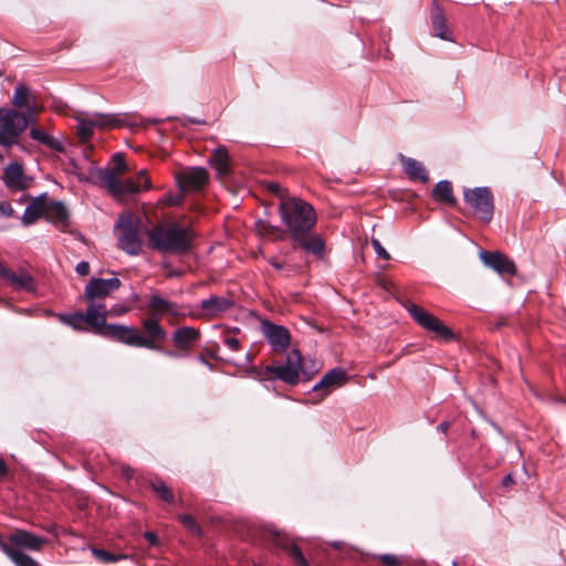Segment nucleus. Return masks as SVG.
Wrapping results in <instances>:
<instances>
[{"instance_id":"1","label":"nucleus","mask_w":566,"mask_h":566,"mask_svg":"<svg viewBox=\"0 0 566 566\" xmlns=\"http://www.w3.org/2000/svg\"><path fill=\"white\" fill-rule=\"evenodd\" d=\"M59 321L76 331H84V324L91 327L94 334L118 342L124 345H137L142 339L134 326L123 324H107V308L99 305H87L86 312L72 314H56Z\"/></svg>"},{"instance_id":"2","label":"nucleus","mask_w":566,"mask_h":566,"mask_svg":"<svg viewBox=\"0 0 566 566\" xmlns=\"http://www.w3.org/2000/svg\"><path fill=\"white\" fill-rule=\"evenodd\" d=\"M12 104L23 112L7 106L0 107V146L6 148L19 145L20 136L35 122L32 116L33 97L25 85L19 84L15 87Z\"/></svg>"},{"instance_id":"3","label":"nucleus","mask_w":566,"mask_h":566,"mask_svg":"<svg viewBox=\"0 0 566 566\" xmlns=\"http://www.w3.org/2000/svg\"><path fill=\"white\" fill-rule=\"evenodd\" d=\"M147 306L150 310V315L140 321V329L134 326L142 342L140 344L128 346L149 350H161V343L167 340L168 333L160 324V318L166 313L180 315V311L176 303L161 297L157 293L149 296Z\"/></svg>"},{"instance_id":"4","label":"nucleus","mask_w":566,"mask_h":566,"mask_svg":"<svg viewBox=\"0 0 566 566\" xmlns=\"http://www.w3.org/2000/svg\"><path fill=\"white\" fill-rule=\"evenodd\" d=\"M149 247L163 253L182 254L191 249L193 232L179 223H159L147 231Z\"/></svg>"},{"instance_id":"5","label":"nucleus","mask_w":566,"mask_h":566,"mask_svg":"<svg viewBox=\"0 0 566 566\" xmlns=\"http://www.w3.org/2000/svg\"><path fill=\"white\" fill-rule=\"evenodd\" d=\"M312 369H307L306 361L303 359L300 350L292 349L285 358V361L277 365H268L256 373L260 380L280 379L287 385L295 386L301 381H308L317 371L314 361Z\"/></svg>"},{"instance_id":"6","label":"nucleus","mask_w":566,"mask_h":566,"mask_svg":"<svg viewBox=\"0 0 566 566\" xmlns=\"http://www.w3.org/2000/svg\"><path fill=\"white\" fill-rule=\"evenodd\" d=\"M46 539L25 530H15L7 541L0 535V549L15 566H40L25 551L40 552Z\"/></svg>"},{"instance_id":"7","label":"nucleus","mask_w":566,"mask_h":566,"mask_svg":"<svg viewBox=\"0 0 566 566\" xmlns=\"http://www.w3.org/2000/svg\"><path fill=\"white\" fill-rule=\"evenodd\" d=\"M280 216L292 240L310 232L316 223V213L311 205L301 199L283 200L280 203Z\"/></svg>"},{"instance_id":"8","label":"nucleus","mask_w":566,"mask_h":566,"mask_svg":"<svg viewBox=\"0 0 566 566\" xmlns=\"http://www.w3.org/2000/svg\"><path fill=\"white\" fill-rule=\"evenodd\" d=\"M114 168H98L93 174L96 182L105 188L113 196H125L140 192V186L133 178L119 179L117 175L126 174L130 169L125 161V157L120 153L112 156Z\"/></svg>"},{"instance_id":"9","label":"nucleus","mask_w":566,"mask_h":566,"mask_svg":"<svg viewBox=\"0 0 566 566\" xmlns=\"http://www.w3.org/2000/svg\"><path fill=\"white\" fill-rule=\"evenodd\" d=\"M463 200L473 214L484 223H490L494 214V197L489 187L465 188Z\"/></svg>"},{"instance_id":"10","label":"nucleus","mask_w":566,"mask_h":566,"mask_svg":"<svg viewBox=\"0 0 566 566\" xmlns=\"http://www.w3.org/2000/svg\"><path fill=\"white\" fill-rule=\"evenodd\" d=\"M410 316L423 329L433 333L434 336L444 342H451L455 338V334L446 326L438 317L423 310L422 307L411 304L407 307Z\"/></svg>"},{"instance_id":"11","label":"nucleus","mask_w":566,"mask_h":566,"mask_svg":"<svg viewBox=\"0 0 566 566\" xmlns=\"http://www.w3.org/2000/svg\"><path fill=\"white\" fill-rule=\"evenodd\" d=\"M201 333L198 328L192 326H180L171 334V342L176 350L165 349L161 346L160 353L167 357H186L191 352L192 347L200 339Z\"/></svg>"},{"instance_id":"12","label":"nucleus","mask_w":566,"mask_h":566,"mask_svg":"<svg viewBox=\"0 0 566 566\" xmlns=\"http://www.w3.org/2000/svg\"><path fill=\"white\" fill-rule=\"evenodd\" d=\"M120 284V280L117 277L91 279L84 290V297L87 305L106 306L102 300L108 296L112 292L118 290Z\"/></svg>"},{"instance_id":"13","label":"nucleus","mask_w":566,"mask_h":566,"mask_svg":"<svg viewBox=\"0 0 566 566\" xmlns=\"http://www.w3.org/2000/svg\"><path fill=\"white\" fill-rule=\"evenodd\" d=\"M261 331L274 352L284 353L290 347L291 335L286 327L264 319Z\"/></svg>"},{"instance_id":"14","label":"nucleus","mask_w":566,"mask_h":566,"mask_svg":"<svg viewBox=\"0 0 566 566\" xmlns=\"http://www.w3.org/2000/svg\"><path fill=\"white\" fill-rule=\"evenodd\" d=\"M1 179L11 191H23L29 187V178L19 161H11L3 167Z\"/></svg>"},{"instance_id":"15","label":"nucleus","mask_w":566,"mask_h":566,"mask_svg":"<svg viewBox=\"0 0 566 566\" xmlns=\"http://www.w3.org/2000/svg\"><path fill=\"white\" fill-rule=\"evenodd\" d=\"M233 307L234 300L230 296L211 295L200 303L201 315L209 319L219 317Z\"/></svg>"},{"instance_id":"16","label":"nucleus","mask_w":566,"mask_h":566,"mask_svg":"<svg viewBox=\"0 0 566 566\" xmlns=\"http://www.w3.org/2000/svg\"><path fill=\"white\" fill-rule=\"evenodd\" d=\"M347 381V373L340 367L328 370L322 379L313 387V391L317 392L324 399L333 389L343 386Z\"/></svg>"},{"instance_id":"17","label":"nucleus","mask_w":566,"mask_h":566,"mask_svg":"<svg viewBox=\"0 0 566 566\" xmlns=\"http://www.w3.org/2000/svg\"><path fill=\"white\" fill-rule=\"evenodd\" d=\"M480 258L486 266L501 275H514L516 273L514 262L501 252L483 251L481 252Z\"/></svg>"},{"instance_id":"18","label":"nucleus","mask_w":566,"mask_h":566,"mask_svg":"<svg viewBox=\"0 0 566 566\" xmlns=\"http://www.w3.org/2000/svg\"><path fill=\"white\" fill-rule=\"evenodd\" d=\"M178 181L184 189L199 190L208 184L209 175L203 167H192L182 171Z\"/></svg>"},{"instance_id":"19","label":"nucleus","mask_w":566,"mask_h":566,"mask_svg":"<svg viewBox=\"0 0 566 566\" xmlns=\"http://www.w3.org/2000/svg\"><path fill=\"white\" fill-rule=\"evenodd\" d=\"M118 244L119 248L128 254L136 255L140 252L142 241L138 237L137 228L130 222L122 226Z\"/></svg>"},{"instance_id":"20","label":"nucleus","mask_w":566,"mask_h":566,"mask_svg":"<svg viewBox=\"0 0 566 566\" xmlns=\"http://www.w3.org/2000/svg\"><path fill=\"white\" fill-rule=\"evenodd\" d=\"M46 199V193H42L30 201L21 217L24 227L35 223L40 218H45Z\"/></svg>"},{"instance_id":"21","label":"nucleus","mask_w":566,"mask_h":566,"mask_svg":"<svg viewBox=\"0 0 566 566\" xmlns=\"http://www.w3.org/2000/svg\"><path fill=\"white\" fill-rule=\"evenodd\" d=\"M271 534L273 536L275 545L287 552L289 556L293 559L295 566H310L301 548L295 544H291L290 538L286 534L276 530L271 531Z\"/></svg>"},{"instance_id":"22","label":"nucleus","mask_w":566,"mask_h":566,"mask_svg":"<svg viewBox=\"0 0 566 566\" xmlns=\"http://www.w3.org/2000/svg\"><path fill=\"white\" fill-rule=\"evenodd\" d=\"M431 20L434 35L441 40L453 42L452 32L448 28L444 12L436 0L432 2Z\"/></svg>"},{"instance_id":"23","label":"nucleus","mask_w":566,"mask_h":566,"mask_svg":"<svg viewBox=\"0 0 566 566\" xmlns=\"http://www.w3.org/2000/svg\"><path fill=\"white\" fill-rule=\"evenodd\" d=\"M45 219L62 229L70 224V213L62 201H46Z\"/></svg>"},{"instance_id":"24","label":"nucleus","mask_w":566,"mask_h":566,"mask_svg":"<svg viewBox=\"0 0 566 566\" xmlns=\"http://www.w3.org/2000/svg\"><path fill=\"white\" fill-rule=\"evenodd\" d=\"M297 245L308 253L322 258L324 254L325 243L319 234L304 232L301 238L293 240Z\"/></svg>"},{"instance_id":"25","label":"nucleus","mask_w":566,"mask_h":566,"mask_svg":"<svg viewBox=\"0 0 566 566\" xmlns=\"http://www.w3.org/2000/svg\"><path fill=\"white\" fill-rule=\"evenodd\" d=\"M209 165L216 170L219 178H223L229 175V154L224 146H219L213 150L209 158Z\"/></svg>"},{"instance_id":"26","label":"nucleus","mask_w":566,"mask_h":566,"mask_svg":"<svg viewBox=\"0 0 566 566\" xmlns=\"http://www.w3.org/2000/svg\"><path fill=\"white\" fill-rule=\"evenodd\" d=\"M400 161L403 166V171L407 174L410 180H419L421 182H427L429 180L428 171L422 163L405 156H401Z\"/></svg>"},{"instance_id":"27","label":"nucleus","mask_w":566,"mask_h":566,"mask_svg":"<svg viewBox=\"0 0 566 566\" xmlns=\"http://www.w3.org/2000/svg\"><path fill=\"white\" fill-rule=\"evenodd\" d=\"M6 280L13 286L14 290H24L27 292H33L35 284L33 277L28 272L15 273L10 270Z\"/></svg>"},{"instance_id":"28","label":"nucleus","mask_w":566,"mask_h":566,"mask_svg":"<svg viewBox=\"0 0 566 566\" xmlns=\"http://www.w3.org/2000/svg\"><path fill=\"white\" fill-rule=\"evenodd\" d=\"M432 198L437 202H443L450 206H454L455 197L453 196L451 182L448 180L439 181L432 190Z\"/></svg>"},{"instance_id":"29","label":"nucleus","mask_w":566,"mask_h":566,"mask_svg":"<svg viewBox=\"0 0 566 566\" xmlns=\"http://www.w3.org/2000/svg\"><path fill=\"white\" fill-rule=\"evenodd\" d=\"M94 128L105 129L111 127H120L124 120L114 115L95 113L90 116Z\"/></svg>"},{"instance_id":"30","label":"nucleus","mask_w":566,"mask_h":566,"mask_svg":"<svg viewBox=\"0 0 566 566\" xmlns=\"http://www.w3.org/2000/svg\"><path fill=\"white\" fill-rule=\"evenodd\" d=\"M77 125H76V133L82 144L87 143L93 134H94V126L92 124V120L88 117H76Z\"/></svg>"},{"instance_id":"31","label":"nucleus","mask_w":566,"mask_h":566,"mask_svg":"<svg viewBox=\"0 0 566 566\" xmlns=\"http://www.w3.org/2000/svg\"><path fill=\"white\" fill-rule=\"evenodd\" d=\"M255 227L258 232L263 237H269L273 240L283 239L282 231L277 227L270 224L266 220H258Z\"/></svg>"},{"instance_id":"32","label":"nucleus","mask_w":566,"mask_h":566,"mask_svg":"<svg viewBox=\"0 0 566 566\" xmlns=\"http://www.w3.org/2000/svg\"><path fill=\"white\" fill-rule=\"evenodd\" d=\"M92 554L94 555V557L97 560L105 563V564L116 563V562L127 558V555H125V554H113V553H109L108 551L99 549V548H93Z\"/></svg>"},{"instance_id":"33","label":"nucleus","mask_w":566,"mask_h":566,"mask_svg":"<svg viewBox=\"0 0 566 566\" xmlns=\"http://www.w3.org/2000/svg\"><path fill=\"white\" fill-rule=\"evenodd\" d=\"M153 490L159 495V497L167 502L171 503L175 500L174 493L170 488L166 485L164 481H155L151 483Z\"/></svg>"},{"instance_id":"34","label":"nucleus","mask_w":566,"mask_h":566,"mask_svg":"<svg viewBox=\"0 0 566 566\" xmlns=\"http://www.w3.org/2000/svg\"><path fill=\"white\" fill-rule=\"evenodd\" d=\"M178 520L192 535L200 536L202 534L200 525L190 514H180Z\"/></svg>"},{"instance_id":"35","label":"nucleus","mask_w":566,"mask_h":566,"mask_svg":"<svg viewBox=\"0 0 566 566\" xmlns=\"http://www.w3.org/2000/svg\"><path fill=\"white\" fill-rule=\"evenodd\" d=\"M133 179L137 185L140 186V191L149 190L151 188V181L150 178L148 177V172L146 169H142L140 171H138L136 177Z\"/></svg>"},{"instance_id":"36","label":"nucleus","mask_w":566,"mask_h":566,"mask_svg":"<svg viewBox=\"0 0 566 566\" xmlns=\"http://www.w3.org/2000/svg\"><path fill=\"white\" fill-rule=\"evenodd\" d=\"M43 145H45L51 150H54V151H57L61 154L65 151L63 142L60 138H56L51 135H48L46 140Z\"/></svg>"},{"instance_id":"37","label":"nucleus","mask_w":566,"mask_h":566,"mask_svg":"<svg viewBox=\"0 0 566 566\" xmlns=\"http://www.w3.org/2000/svg\"><path fill=\"white\" fill-rule=\"evenodd\" d=\"M370 243L377 254V256L379 259H382V260H389L390 259V255L389 253L386 251V249L381 245V243L379 242L378 239L376 238H371L370 239Z\"/></svg>"},{"instance_id":"38","label":"nucleus","mask_w":566,"mask_h":566,"mask_svg":"<svg viewBox=\"0 0 566 566\" xmlns=\"http://www.w3.org/2000/svg\"><path fill=\"white\" fill-rule=\"evenodd\" d=\"M48 133L39 129V128H35V127H32L30 129V137L33 139V140H36L41 144H44L45 140H46V137H48Z\"/></svg>"},{"instance_id":"39","label":"nucleus","mask_w":566,"mask_h":566,"mask_svg":"<svg viewBox=\"0 0 566 566\" xmlns=\"http://www.w3.org/2000/svg\"><path fill=\"white\" fill-rule=\"evenodd\" d=\"M268 189L273 192L274 195H276L277 197H280L281 199H283L287 191L286 189H284L280 184L277 182H270L268 185Z\"/></svg>"},{"instance_id":"40","label":"nucleus","mask_w":566,"mask_h":566,"mask_svg":"<svg viewBox=\"0 0 566 566\" xmlns=\"http://www.w3.org/2000/svg\"><path fill=\"white\" fill-rule=\"evenodd\" d=\"M128 311H129V308L127 306L122 305V304H115L114 306L111 307L109 311L107 310V316L108 315L120 316V315L126 314Z\"/></svg>"},{"instance_id":"41","label":"nucleus","mask_w":566,"mask_h":566,"mask_svg":"<svg viewBox=\"0 0 566 566\" xmlns=\"http://www.w3.org/2000/svg\"><path fill=\"white\" fill-rule=\"evenodd\" d=\"M224 344L232 352H238L241 347L240 340L233 336H227L224 338Z\"/></svg>"},{"instance_id":"42","label":"nucleus","mask_w":566,"mask_h":566,"mask_svg":"<svg viewBox=\"0 0 566 566\" xmlns=\"http://www.w3.org/2000/svg\"><path fill=\"white\" fill-rule=\"evenodd\" d=\"M380 560L385 566H399L400 565L398 558L390 554L381 555Z\"/></svg>"},{"instance_id":"43","label":"nucleus","mask_w":566,"mask_h":566,"mask_svg":"<svg viewBox=\"0 0 566 566\" xmlns=\"http://www.w3.org/2000/svg\"><path fill=\"white\" fill-rule=\"evenodd\" d=\"M75 271L81 276L87 275L90 273V263L86 261H81L77 263Z\"/></svg>"},{"instance_id":"44","label":"nucleus","mask_w":566,"mask_h":566,"mask_svg":"<svg viewBox=\"0 0 566 566\" xmlns=\"http://www.w3.org/2000/svg\"><path fill=\"white\" fill-rule=\"evenodd\" d=\"M14 214V210L9 203L0 202V217H12Z\"/></svg>"},{"instance_id":"45","label":"nucleus","mask_w":566,"mask_h":566,"mask_svg":"<svg viewBox=\"0 0 566 566\" xmlns=\"http://www.w3.org/2000/svg\"><path fill=\"white\" fill-rule=\"evenodd\" d=\"M144 538L149 543V545L155 546L158 544L157 535L154 532L147 531L144 533Z\"/></svg>"},{"instance_id":"46","label":"nucleus","mask_w":566,"mask_h":566,"mask_svg":"<svg viewBox=\"0 0 566 566\" xmlns=\"http://www.w3.org/2000/svg\"><path fill=\"white\" fill-rule=\"evenodd\" d=\"M515 483V480L513 478V474L512 473H509L506 474L503 480H502V485L507 488V486H511Z\"/></svg>"},{"instance_id":"47","label":"nucleus","mask_w":566,"mask_h":566,"mask_svg":"<svg viewBox=\"0 0 566 566\" xmlns=\"http://www.w3.org/2000/svg\"><path fill=\"white\" fill-rule=\"evenodd\" d=\"M122 474L126 479H130L133 476V469L128 465H124V467H122Z\"/></svg>"},{"instance_id":"48","label":"nucleus","mask_w":566,"mask_h":566,"mask_svg":"<svg viewBox=\"0 0 566 566\" xmlns=\"http://www.w3.org/2000/svg\"><path fill=\"white\" fill-rule=\"evenodd\" d=\"M449 428H450V423L448 421H443V422L439 423V426L437 427V429L444 434L448 432Z\"/></svg>"},{"instance_id":"49","label":"nucleus","mask_w":566,"mask_h":566,"mask_svg":"<svg viewBox=\"0 0 566 566\" xmlns=\"http://www.w3.org/2000/svg\"><path fill=\"white\" fill-rule=\"evenodd\" d=\"M8 474V467L4 460L0 459V476H6Z\"/></svg>"},{"instance_id":"50","label":"nucleus","mask_w":566,"mask_h":566,"mask_svg":"<svg viewBox=\"0 0 566 566\" xmlns=\"http://www.w3.org/2000/svg\"><path fill=\"white\" fill-rule=\"evenodd\" d=\"M10 269H8L1 261H0V275L6 279V276L9 274Z\"/></svg>"},{"instance_id":"51","label":"nucleus","mask_w":566,"mask_h":566,"mask_svg":"<svg viewBox=\"0 0 566 566\" xmlns=\"http://www.w3.org/2000/svg\"><path fill=\"white\" fill-rule=\"evenodd\" d=\"M269 262L276 270H281L283 268L282 264L279 263L275 259H270Z\"/></svg>"},{"instance_id":"52","label":"nucleus","mask_w":566,"mask_h":566,"mask_svg":"<svg viewBox=\"0 0 566 566\" xmlns=\"http://www.w3.org/2000/svg\"><path fill=\"white\" fill-rule=\"evenodd\" d=\"M200 361H201L202 364H205V365L211 366V365L207 361V359H206V358H203V357H200Z\"/></svg>"},{"instance_id":"53","label":"nucleus","mask_w":566,"mask_h":566,"mask_svg":"<svg viewBox=\"0 0 566 566\" xmlns=\"http://www.w3.org/2000/svg\"><path fill=\"white\" fill-rule=\"evenodd\" d=\"M4 160V155L0 151V163Z\"/></svg>"}]
</instances>
